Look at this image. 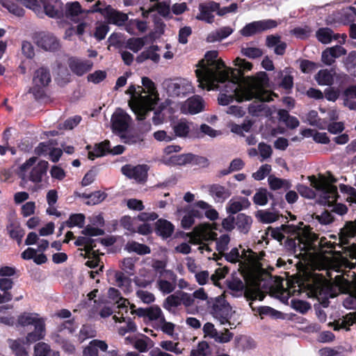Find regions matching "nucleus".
I'll list each match as a JSON object with an SVG mask.
<instances>
[{"mask_svg": "<svg viewBox=\"0 0 356 356\" xmlns=\"http://www.w3.org/2000/svg\"><path fill=\"white\" fill-rule=\"evenodd\" d=\"M302 222L298 225L293 224L282 225L280 227L271 230V236L275 240L282 242L286 238L285 246L294 253L299 252V254H305L313 250L314 252H324L325 248L332 249V243L325 237L318 238V236L302 226Z\"/></svg>", "mask_w": 356, "mask_h": 356, "instance_id": "nucleus-1", "label": "nucleus"}, {"mask_svg": "<svg viewBox=\"0 0 356 356\" xmlns=\"http://www.w3.org/2000/svg\"><path fill=\"white\" fill-rule=\"evenodd\" d=\"M268 83L267 74L264 72H259L254 76L244 78L242 83L229 81L227 90L234 92L238 98V102L249 101L255 99L248 107L249 113L254 116H259L266 108L264 102L273 100V93L266 89Z\"/></svg>", "mask_w": 356, "mask_h": 356, "instance_id": "nucleus-2", "label": "nucleus"}, {"mask_svg": "<svg viewBox=\"0 0 356 356\" xmlns=\"http://www.w3.org/2000/svg\"><path fill=\"white\" fill-rule=\"evenodd\" d=\"M217 57L216 51H207L204 58L197 64L195 74L199 82L198 86L202 89H216L218 82H223L229 77V72L224 69V63L217 59Z\"/></svg>", "mask_w": 356, "mask_h": 356, "instance_id": "nucleus-3", "label": "nucleus"}, {"mask_svg": "<svg viewBox=\"0 0 356 356\" xmlns=\"http://www.w3.org/2000/svg\"><path fill=\"white\" fill-rule=\"evenodd\" d=\"M142 83L143 87L131 85L126 91L130 95L129 106L138 120H144L159 101V94L154 83L148 77H143Z\"/></svg>", "mask_w": 356, "mask_h": 356, "instance_id": "nucleus-4", "label": "nucleus"}, {"mask_svg": "<svg viewBox=\"0 0 356 356\" xmlns=\"http://www.w3.org/2000/svg\"><path fill=\"white\" fill-rule=\"evenodd\" d=\"M311 185L316 191L309 187L300 184L297 187L298 193L308 199L319 197V202L324 205H330L336 201L337 197V188L330 184L325 177L316 179L315 177H309Z\"/></svg>", "mask_w": 356, "mask_h": 356, "instance_id": "nucleus-5", "label": "nucleus"}, {"mask_svg": "<svg viewBox=\"0 0 356 356\" xmlns=\"http://www.w3.org/2000/svg\"><path fill=\"white\" fill-rule=\"evenodd\" d=\"M82 234L83 236L78 237L74 244L76 246H83V248L79 249L80 255L88 258L89 260L87 261L86 264L91 268H95L99 265L100 261L97 254L98 250L95 248L97 243H102V240L92 238L91 237L102 235L104 232L100 229L87 226L83 229Z\"/></svg>", "mask_w": 356, "mask_h": 356, "instance_id": "nucleus-6", "label": "nucleus"}, {"mask_svg": "<svg viewBox=\"0 0 356 356\" xmlns=\"http://www.w3.org/2000/svg\"><path fill=\"white\" fill-rule=\"evenodd\" d=\"M36 161L37 158L33 156L20 165L18 175L24 184L29 180L34 183H39L46 173L48 162L40 161L35 165Z\"/></svg>", "mask_w": 356, "mask_h": 356, "instance_id": "nucleus-7", "label": "nucleus"}, {"mask_svg": "<svg viewBox=\"0 0 356 356\" xmlns=\"http://www.w3.org/2000/svg\"><path fill=\"white\" fill-rule=\"evenodd\" d=\"M18 324L22 327L34 326V330L28 333L26 342L29 344L42 339L45 336V324L38 314L34 313H24L17 320Z\"/></svg>", "mask_w": 356, "mask_h": 356, "instance_id": "nucleus-8", "label": "nucleus"}, {"mask_svg": "<svg viewBox=\"0 0 356 356\" xmlns=\"http://www.w3.org/2000/svg\"><path fill=\"white\" fill-rule=\"evenodd\" d=\"M211 314L220 324L224 325L229 322L232 316V307L225 297L220 296L213 300Z\"/></svg>", "mask_w": 356, "mask_h": 356, "instance_id": "nucleus-9", "label": "nucleus"}, {"mask_svg": "<svg viewBox=\"0 0 356 356\" xmlns=\"http://www.w3.org/2000/svg\"><path fill=\"white\" fill-rule=\"evenodd\" d=\"M167 92L172 97H184L193 91V87L190 81L186 79L179 78L172 81H168L165 83Z\"/></svg>", "mask_w": 356, "mask_h": 356, "instance_id": "nucleus-10", "label": "nucleus"}, {"mask_svg": "<svg viewBox=\"0 0 356 356\" xmlns=\"http://www.w3.org/2000/svg\"><path fill=\"white\" fill-rule=\"evenodd\" d=\"M226 260L230 263H238L239 268H249L254 262V253L249 252L248 255L244 251L241 254L237 248H232L229 252L224 254Z\"/></svg>", "mask_w": 356, "mask_h": 356, "instance_id": "nucleus-11", "label": "nucleus"}, {"mask_svg": "<svg viewBox=\"0 0 356 356\" xmlns=\"http://www.w3.org/2000/svg\"><path fill=\"white\" fill-rule=\"evenodd\" d=\"M277 26L273 19H264L254 21L247 24L241 31L240 33L244 37H250L261 32L273 29Z\"/></svg>", "mask_w": 356, "mask_h": 356, "instance_id": "nucleus-12", "label": "nucleus"}, {"mask_svg": "<svg viewBox=\"0 0 356 356\" xmlns=\"http://www.w3.org/2000/svg\"><path fill=\"white\" fill-rule=\"evenodd\" d=\"M131 121V117L121 108H118L111 117V127L113 133L120 136L128 130Z\"/></svg>", "mask_w": 356, "mask_h": 356, "instance_id": "nucleus-13", "label": "nucleus"}, {"mask_svg": "<svg viewBox=\"0 0 356 356\" xmlns=\"http://www.w3.org/2000/svg\"><path fill=\"white\" fill-rule=\"evenodd\" d=\"M124 151V147L123 145H118L111 149L110 142L104 140L96 144L92 151H89L88 158L90 160H94L95 158L103 156L107 153L118 155L123 153Z\"/></svg>", "mask_w": 356, "mask_h": 356, "instance_id": "nucleus-14", "label": "nucleus"}, {"mask_svg": "<svg viewBox=\"0 0 356 356\" xmlns=\"http://www.w3.org/2000/svg\"><path fill=\"white\" fill-rule=\"evenodd\" d=\"M177 275L173 271L163 272L156 280V286L163 294L174 291L177 286Z\"/></svg>", "mask_w": 356, "mask_h": 356, "instance_id": "nucleus-15", "label": "nucleus"}, {"mask_svg": "<svg viewBox=\"0 0 356 356\" xmlns=\"http://www.w3.org/2000/svg\"><path fill=\"white\" fill-rule=\"evenodd\" d=\"M134 305L131 306L132 314H136L139 317L147 318L149 321H153V327L156 325L162 318H164L161 308L156 305L151 306L147 308H138L134 309Z\"/></svg>", "mask_w": 356, "mask_h": 356, "instance_id": "nucleus-16", "label": "nucleus"}, {"mask_svg": "<svg viewBox=\"0 0 356 356\" xmlns=\"http://www.w3.org/2000/svg\"><path fill=\"white\" fill-rule=\"evenodd\" d=\"M147 166L146 165H133L127 164L122 167V173L129 179L138 182L143 181L147 177Z\"/></svg>", "mask_w": 356, "mask_h": 356, "instance_id": "nucleus-17", "label": "nucleus"}, {"mask_svg": "<svg viewBox=\"0 0 356 356\" xmlns=\"http://www.w3.org/2000/svg\"><path fill=\"white\" fill-rule=\"evenodd\" d=\"M68 65L73 74L81 76L92 70L93 62L88 59L71 57L68 60Z\"/></svg>", "mask_w": 356, "mask_h": 356, "instance_id": "nucleus-18", "label": "nucleus"}, {"mask_svg": "<svg viewBox=\"0 0 356 356\" xmlns=\"http://www.w3.org/2000/svg\"><path fill=\"white\" fill-rule=\"evenodd\" d=\"M205 337L214 339L218 343H225L229 342L233 337V334L227 329L224 332H219L211 323H206L203 326Z\"/></svg>", "mask_w": 356, "mask_h": 356, "instance_id": "nucleus-19", "label": "nucleus"}, {"mask_svg": "<svg viewBox=\"0 0 356 356\" xmlns=\"http://www.w3.org/2000/svg\"><path fill=\"white\" fill-rule=\"evenodd\" d=\"M35 40L37 45L46 51H54L59 47L58 40L51 33H39Z\"/></svg>", "mask_w": 356, "mask_h": 356, "instance_id": "nucleus-20", "label": "nucleus"}, {"mask_svg": "<svg viewBox=\"0 0 356 356\" xmlns=\"http://www.w3.org/2000/svg\"><path fill=\"white\" fill-rule=\"evenodd\" d=\"M317 40L323 44H329L332 40H337L340 44L346 42V35L335 34L330 28H320L316 32Z\"/></svg>", "mask_w": 356, "mask_h": 356, "instance_id": "nucleus-21", "label": "nucleus"}, {"mask_svg": "<svg viewBox=\"0 0 356 356\" xmlns=\"http://www.w3.org/2000/svg\"><path fill=\"white\" fill-rule=\"evenodd\" d=\"M346 54V50L341 45H335L326 48L321 54V61L330 66L335 63V60Z\"/></svg>", "mask_w": 356, "mask_h": 356, "instance_id": "nucleus-22", "label": "nucleus"}, {"mask_svg": "<svg viewBox=\"0 0 356 356\" xmlns=\"http://www.w3.org/2000/svg\"><path fill=\"white\" fill-rule=\"evenodd\" d=\"M204 104L201 97L195 95L185 101L180 107L184 114H196L203 110Z\"/></svg>", "mask_w": 356, "mask_h": 356, "instance_id": "nucleus-23", "label": "nucleus"}, {"mask_svg": "<svg viewBox=\"0 0 356 356\" xmlns=\"http://www.w3.org/2000/svg\"><path fill=\"white\" fill-rule=\"evenodd\" d=\"M43 7V14L49 17L58 18L63 14V3L60 0H40Z\"/></svg>", "mask_w": 356, "mask_h": 356, "instance_id": "nucleus-24", "label": "nucleus"}, {"mask_svg": "<svg viewBox=\"0 0 356 356\" xmlns=\"http://www.w3.org/2000/svg\"><path fill=\"white\" fill-rule=\"evenodd\" d=\"M104 17L109 24L122 26L128 20L127 14L115 10L111 6H106L104 12Z\"/></svg>", "mask_w": 356, "mask_h": 356, "instance_id": "nucleus-25", "label": "nucleus"}, {"mask_svg": "<svg viewBox=\"0 0 356 356\" xmlns=\"http://www.w3.org/2000/svg\"><path fill=\"white\" fill-rule=\"evenodd\" d=\"M260 284L258 283L257 280H253L252 285L248 286L245 291V297L247 300H248L249 305L250 307L254 310V307H253L254 301L259 300L260 301L263 300L265 297V295L263 292L259 289Z\"/></svg>", "mask_w": 356, "mask_h": 356, "instance_id": "nucleus-26", "label": "nucleus"}, {"mask_svg": "<svg viewBox=\"0 0 356 356\" xmlns=\"http://www.w3.org/2000/svg\"><path fill=\"white\" fill-rule=\"evenodd\" d=\"M108 296L109 299L116 305V307L119 309V312H123L124 313L128 312V305L129 302L127 299L124 298L121 296L119 291L115 288H110L108 291Z\"/></svg>", "mask_w": 356, "mask_h": 356, "instance_id": "nucleus-27", "label": "nucleus"}, {"mask_svg": "<svg viewBox=\"0 0 356 356\" xmlns=\"http://www.w3.org/2000/svg\"><path fill=\"white\" fill-rule=\"evenodd\" d=\"M250 206L249 200L244 197H237L231 199L227 205V211L235 214L242 210H245Z\"/></svg>", "mask_w": 356, "mask_h": 356, "instance_id": "nucleus-28", "label": "nucleus"}, {"mask_svg": "<svg viewBox=\"0 0 356 356\" xmlns=\"http://www.w3.org/2000/svg\"><path fill=\"white\" fill-rule=\"evenodd\" d=\"M209 193L216 202H223L231 195L230 191L220 184L210 185L209 186Z\"/></svg>", "mask_w": 356, "mask_h": 356, "instance_id": "nucleus-29", "label": "nucleus"}, {"mask_svg": "<svg viewBox=\"0 0 356 356\" xmlns=\"http://www.w3.org/2000/svg\"><path fill=\"white\" fill-rule=\"evenodd\" d=\"M50 81L51 75L47 69L40 67L35 72L33 78V83L35 87L38 88L45 87L49 85Z\"/></svg>", "mask_w": 356, "mask_h": 356, "instance_id": "nucleus-30", "label": "nucleus"}, {"mask_svg": "<svg viewBox=\"0 0 356 356\" xmlns=\"http://www.w3.org/2000/svg\"><path fill=\"white\" fill-rule=\"evenodd\" d=\"M253 220L251 216L239 213L235 218V226L241 234H247L251 229Z\"/></svg>", "mask_w": 356, "mask_h": 356, "instance_id": "nucleus-31", "label": "nucleus"}, {"mask_svg": "<svg viewBox=\"0 0 356 356\" xmlns=\"http://www.w3.org/2000/svg\"><path fill=\"white\" fill-rule=\"evenodd\" d=\"M105 352L108 345L104 341L94 339L91 341L83 352V356H98V350Z\"/></svg>", "mask_w": 356, "mask_h": 356, "instance_id": "nucleus-32", "label": "nucleus"}, {"mask_svg": "<svg viewBox=\"0 0 356 356\" xmlns=\"http://www.w3.org/2000/svg\"><path fill=\"white\" fill-rule=\"evenodd\" d=\"M158 51L159 47L157 45H152L142 51L136 60L138 63H142L149 59L154 63H158L160 60V56L157 54Z\"/></svg>", "mask_w": 356, "mask_h": 356, "instance_id": "nucleus-33", "label": "nucleus"}, {"mask_svg": "<svg viewBox=\"0 0 356 356\" xmlns=\"http://www.w3.org/2000/svg\"><path fill=\"white\" fill-rule=\"evenodd\" d=\"M115 282L117 286L124 291L129 293L132 291V280L126 276L124 273L118 271L115 273Z\"/></svg>", "mask_w": 356, "mask_h": 356, "instance_id": "nucleus-34", "label": "nucleus"}, {"mask_svg": "<svg viewBox=\"0 0 356 356\" xmlns=\"http://www.w3.org/2000/svg\"><path fill=\"white\" fill-rule=\"evenodd\" d=\"M192 123L186 120L181 119L172 125V129L175 133V138H186L188 136L191 130Z\"/></svg>", "mask_w": 356, "mask_h": 356, "instance_id": "nucleus-35", "label": "nucleus"}, {"mask_svg": "<svg viewBox=\"0 0 356 356\" xmlns=\"http://www.w3.org/2000/svg\"><path fill=\"white\" fill-rule=\"evenodd\" d=\"M118 314H120L122 316L120 317L114 315L113 316V319L115 323H122L124 322L127 323L126 326H121L118 328L119 334L123 336L129 332H135L136 331V324L129 318L127 319L124 316L123 312H118Z\"/></svg>", "mask_w": 356, "mask_h": 356, "instance_id": "nucleus-36", "label": "nucleus"}, {"mask_svg": "<svg viewBox=\"0 0 356 356\" xmlns=\"http://www.w3.org/2000/svg\"><path fill=\"white\" fill-rule=\"evenodd\" d=\"M311 293L312 296L320 299L323 298H327L328 296L332 297L330 293V286L325 282H318L312 286Z\"/></svg>", "mask_w": 356, "mask_h": 356, "instance_id": "nucleus-37", "label": "nucleus"}, {"mask_svg": "<svg viewBox=\"0 0 356 356\" xmlns=\"http://www.w3.org/2000/svg\"><path fill=\"white\" fill-rule=\"evenodd\" d=\"M356 236V223L348 222L345 226L341 229L339 233L340 242L343 244H348L349 238Z\"/></svg>", "mask_w": 356, "mask_h": 356, "instance_id": "nucleus-38", "label": "nucleus"}, {"mask_svg": "<svg viewBox=\"0 0 356 356\" xmlns=\"http://www.w3.org/2000/svg\"><path fill=\"white\" fill-rule=\"evenodd\" d=\"M255 217L262 223L270 224L278 220L280 215L277 211L266 209L257 211Z\"/></svg>", "mask_w": 356, "mask_h": 356, "instance_id": "nucleus-39", "label": "nucleus"}, {"mask_svg": "<svg viewBox=\"0 0 356 356\" xmlns=\"http://www.w3.org/2000/svg\"><path fill=\"white\" fill-rule=\"evenodd\" d=\"M234 32V29L229 26H223L216 30L214 32H211L207 36V40L209 42H213L216 41H220Z\"/></svg>", "mask_w": 356, "mask_h": 356, "instance_id": "nucleus-40", "label": "nucleus"}, {"mask_svg": "<svg viewBox=\"0 0 356 356\" xmlns=\"http://www.w3.org/2000/svg\"><path fill=\"white\" fill-rule=\"evenodd\" d=\"M229 81H234L233 80H230L229 79V76L228 77V79L223 81V82H218L217 84H216V88L215 90H218L219 86H218V83H225V92L226 93H222L220 95V96L218 97V102L221 105H223V106H226V105H228L230 102H232L233 100V98L235 97L236 99L238 101V98L236 97V95L234 94V92H229L227 91V90H229L230 88L227 87V85H228V83Z\"/></svg>", "mask_w": 356, "mask_h": 356, "instance_id": "nucleus-41", "label": "nucleus"}, {"mask_svg": "<svg viewBox=\"0 0 356 356\" xmlns=\"http://www.w3.org/2000/svg\"><path fill=\"white\" fill-rule=\"evenodd\" d=\"M315 80L320 86H331L334 81V70H321L315 75Z\"/></svg>", "mask_w": 356, "mask_h": 356, "instance_id": "nucleus-42", "label": "nucleus"}, {"mask_svg": "<svg viewBox=\"0 0 356 356\" xmlns=\"http://www.w3.org/2000/svg\"><path fill=\"white\" fill-rule=\"evenodd\" d=\"M154 327L158 330H161L172 339H175L177 336V334L175 332V325L171 322L167 321L165 317L162 318L156 323V325Z\"/></svg>", "mask_w": 356, "mask_h": 356, "instance_id": "nucleus-43", "label": "nucleus"}, {"mask_svg": "<svg viewBox=\"0 0 356 356\" xmlns=\"http://www.w3.org/2000/svg\"><path fill=\"white\" fill-rule=\"evenodd\" d=\"M119 136L123 143L128 145L140 144L144 140V136L141 134H139L138 132L128 131V130L120 134Z\"/></svg>", "mask_w": 356, "mask_h": 356, "instance_id": "nucleus-44", "label": "nucleus"}, {"mask_svg": "<svg viewBox=\"0 0 356 356\" xmlns=\"http://www.w3.org/2000/svg\"><path fill=\"white\" fill-rule=\"evenodd\" d=\"M174 231L172 224L166 220L160 219L156 222V232L163 238H168L172 235Z\"/></svg>", "mask_w": 356, "mask_h": 356, "instance_id": "nucleus-45", "label": "nucleus"}, {"mask_svg": "<svg viewBox=\"0 0 356 356\" xmlns=\"http://www.w3.org/2000/svg\"><path fill=\"white\" fill-rule=\"evenodd\" d=\"M194 155L192 154L172 155L168 160H164L167 165H185L193 161Z\"/></svg>", "mask_w": 356, "mask_h": 356, "instance_id": "nucleus-46", "label": "nucleus"}, {"mask_svg": "<svg viewBox=\"0 0 356 356\" xmlns=\"http://www.w3.org/2000/svg\"><path fill=\"white\" fill-rule=\"evenodd\" d=\"M195 206L204 210L205 216L210 220H215L218 218V211L207 202L200 200L195 203Z\"/></svg>", "mask_w": 356, "mask_h": 356, "instance_id": "nucleus-47", "label": "nucleus"}, {"mask_svg": "<svg viewBox=\"0 0 356 356\" xmlns=\"http://www.w3.org/2000/svg\"><path fill=\"white\" fill-rule=\"evenodd\" d=\"M305 120L310 125L316 127L320 129L326 128L327 122L318 118V113L316 111H310L306 115Z\"/></svg>", "mask_w": 356, "mask_h": 356, "instance_id": "nucleus-48", "label": "nucleus"}, {"mask_svg": "<svg viewBox=\"0 0 356 356\" xmlns=\"http://www.w3.org/2000/svg\"><path fill=\"white\" fill-rule=\"evenodd\" d=\"M125 250L129 252H136L140 255L149 254L151 252L148 246L136 241L128 242L125 245Z\"/></svg>", "mask_w": 356, "mask_h": 356, "instance_id": "nucleus-49", "label": "nucleus"}, {"mask_svg": "<svg viewBox=\"0 0 356 356\" xmlns=\"http://www.w3.org/2000/svg\"><path fill=\"white\" fill-rule=\"evenodd\" d=\"M81 13H85V10L81 8V6L78 1L68 2L65 4V15L67 17L74 19V17Z\"/></svg>", "mask_w": 356, "mask_h": 356, "instance_id": "nucleus-50", "label": "nucleus"}, {"mask_svg": "<svg viewBox=\"0 0 356 356\" xmlns=\"http://www.w3.org/2000/svg\"><path fill=\"white\" fill-rule=\"evenodd\" d=\"M7 230L10 236L15 239L18 244H20L22 237L24 235V229L16 222H10L7 226Z\"/></svg>", "mask_w": 356, "mask_h": 356, "instance_id": "nucleus-51", "label": "nucleus"}, {"mask_svg": "<svg viewBox=\"0 0 356 356\" xmlns=\"http://www.w3.org/2000/svg\"><path fill=\"white\" fill-rule=\"evenodd\" d=\"M194 232L195 236L197 237L198 239H206L208 238L209 239L213 240L216 236V234L211 232L209 225H204L196 227L194 229Z\"/></svg>", "mask_w": 356, "mask_h": 356, "instance_id": "nucleus-52", "label": "nucleus"}, {"mask_svg": "<svg viewBox=\"0 0 356 356\" xmlns=\"http://www.w3.org/2000/svg\"><path fill=\"white\" fill-rule=\"evenodd\" d=\"M153 3L149 10L147 13H151L156 10L163 17H168L170 15V6L164 2H154V0H151Z\"/></svg>", "mask_w": 356, "mask_h": 356, "instance_id": "nucleus-53", "label": "nucleus"}, {"mask_svg": "<svg viewBox=\"0 0 356 356\" xmlns=\"http://www.w3.org/2000/svg\"><path fill=\"white\" fill-rule=\"evenodd\" d=\"M302 134L307 137L312 136L314 140L318 143L327 144L330 142L326 133L314 132V130L307 129L302 131Z\"/></svg>", "mask_w": 356, "mask_h": 356, "instance_id": "nucleus-54", "label": "nucleus"}, {"mask_svg": "<svg viewBox=\"0 0 356 356\" xmlns=\"http://www.w3.org/2000/svg\"><path fill=\"white\" fill-rule=\"evenodd\" d=\"M147 38H129L126 43V47L132 51L137 53L145 44Z\"/></svg>", "mask_w": 356, "mask_h": 356, "instance_id": "nucleus-55", "label": "nucleus"}, {"mask_svg": "<svg viewBox=\"0 0 356 356\" xmlns=\"http://www.w3.org/2000/svg\"><path fill=\"white\" fill-rule=\"evenodd\" d=\"M344 65L346 70L353 76L356 77V51H352L349 53L344 60Z\"/></svg>", "mask_w": 356, "mask_h": 356, "instance_id": "nucleus-56", "label": "nucleus"}, {"mask_svg": "<svg viewBox=\"0 0 356 356\" xmlns=\"http://www.w3.org/2000/svg\"><path fill=\"white\" fill-rule=\"evenodd\" d=\"M269 186L272 190H277L280 188L287 189L290 188L289 181L280 179L275 177L270 176L268 179Z\"/></svg>", "mask_w": 356, "mask_h": 356, "instance_id": "nucleus-57", "label": "nucleus"}, {"mask_svg": "<svg viewBox=\"0 0 356 356\" xmlns=\"http://www.w3.org/2000/svg\"><path fill=\"white\" fill-rule=\"evenodd\" d=\"M1 4L10 13L16 16L21 17L24 15V9L15 2L10 0H1Z\"/></svg>", "mask_w": 356, "mask_h": 356, "instance_id": "nucleus-58", "label": "nucleus"}, {"mask_svg": "<svg viewBox=\"0 0 356 356\" xmlns=\"http://www.w3.org/2000/svg\"><path fill=\"white\" fill-rule=\"evenodd\" d=\"M137 259L133 257H127L124 259L121 262V268L129 275H133L135 272V264Z\"/></svg>", "mask_w": 356, "mask_h": 356, "instance_id": "nucleus-59", "label": "nucleus"}, {"mask_svg": "<svg viewBox=\"0 0 356 356\" xmlns=\"http://www.w3.org/2000/svg\"><path fill=\"white\" fill-rule=\"evenodd\" d=\"M27 8L32 10L38 16L42 17L43 11L37 0H17Z\"/></svg>", "mask_w": 356, "mask_h": 356, "instance_id": "nucleus-60", "label": "nucleus"}, {"mask_svg": "<svg viewBox=\"0 0 356 356\" xmlns=\"http://www.w3.org/2000/svg\"><path fill=\"white\" fill-rule=\"evenodd\" d=\"M85 222V216L81 213L72 214L69 219L65 222L66 225L72 228L77 226L80 228L83 227Z\"/></svg>", "mask_w": 356, "mask_h": 356, "instance_id": "nucleus-61", "label": "nucleus"}, {"mask_svg": "<svg viewBox=\"0 0 356 356\" xmlns=\"http://www.w3.org/2000/svg\"><path fill=\"white\" fill-rule=\"evenodd\" d=\"M83 197L88 199V204L95 205L102 202L106 197V194L102 191H95L91 194H83Z\"/></svg>", "mask_w": 356, "mask_h": 356, "instance_id": "nucleus-62", "label": "nucleus"}, {"mask_svg": "<svg viewBox=\"0 0 356 356\" xmlns=\"http://www.w3.org/2000/svg\"><path fill=\"white\" fill-rule=\"evenodd\" d=\"M160 346L166 351L172 352L176 355H181L182 353V348L179 347V343L174 342L172 341H162L160 343Z\"/></svg>", "mask_w": 356, "mask_h": 356, "instance_id": "nucleus-63", "label": "nucleus"}, {"mask_svg": "<svg viewBox=\"0 0 356 356\" xmlns=\"http://www.w3.org/2000/svg\"><path fill=\"white\" fill-rule=\"evenodd\" d=\"M270 193L266 189H259L253 197V202L255 204L264 206L268 203V196Z\"/></svg>", "mask_w": 356, "mask_h": 356, "instance_id": "nucleus-64", "label": "nucleus"}]
</instances>
